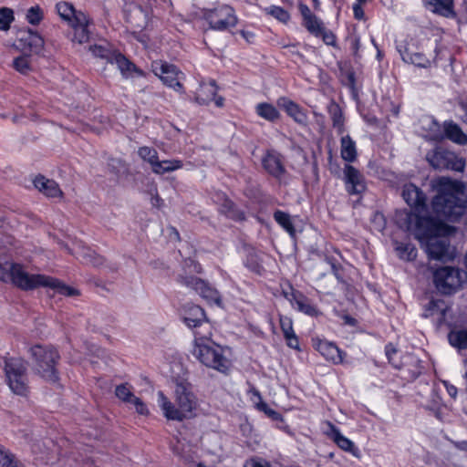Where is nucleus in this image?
<instances>
[{
	"label": "nucleus",
	"instance_id": "49",
	"mask_svg": "<svg viewBox=\"0 0 467 467\" xmlns=\"http://www.w3.org/2000/svg\"><path fill=\"white\" fill-rule=\"evenodd\" d=\"M83 259L86 264H89L93 266H99L103 264V258L92 251H88L83 254Z\"/></svg>",
	"mask_w": 467,
	"mask_h": 467
},
{
	"label": "nucleus",
	"instance_id": "8",
	"mask_svg": "<svg viewBox=\"0 0 467 467\" xmlns=\"http://www.w3.org/2000/svg\"><path fill=\"white\" fill-rule=\"evenodd\" d=\"M205 19L208 21L212 29L219 31L226 30L237 24V18L234 9L229 5H222L209 10L205 14Z\"/></svg>",
	"mask_w": 467,
	"mask_h": 467
},
{
	"label": "nucleus",
	"instance_id": "10",
	"mask_svg": "<svg viewBox=\"0 0 467 467\" xmlns=\"http://www.w3.org/2000/svg\"><path fill=\"white\" fill-rule=\"evenodd\" d=\"M151 67L153 73L159 77L165 85L177 91H181L182 89V85L180 82V77L183 74L176 67V66L163 61H156L152 63Z\"/></svg>",
	"mask_w": 467,
	"mask_h": 467
},
{
	"label": "nucleus",
	"instance_id": "22",
	"mask_svg": "<svg viewBox=\"0 0 467 467\" xmlns=\"http://www.w3.org/2000/svg\"><path fill=\"white\" fill-rule=\"evenodd\" d=\"M19 47L23 49H28L31 52L38 53L44 45L43 38L36 32L28 30L18 39Z\"/></svg>",
	"mask_w": 467,
	"mask_h": 467
},
{
	"label": "nucleus",
	"instance_id": "34",
	"mask_svg": "<svg viewBox=\"0 0 467 467\" xmlns=\"http://www.w3.org/2000/svg\"><path fill=\"white\" fill-rule=\"evenodd\" d=\"M182 167V162L180 160H165L159 161L155 163L152 172L155 174H164L166 172H171Z\"/></svg>",
	"mask_w": 467,
	"mask_h": 467
},
{
	"label": "nucleus",
	"instance_id": "44",
	"mask_svg": "<svg viewBox=\"0 0 467 467\" xmlns=\"http://www.w3.org/2000/svg\"><path fill=\"white\" fill-rule=\"evenodd\" d=\"M44 16V12L39 5L31 6L26 15V20L31 25H38Z\"/></svg>",
	"mask_w": 467,
	"mask_h": 467
},
{
	"label": "nucleus",
	"instance_id": "28",
	"mask_svg": "<svg viewBox=\"0 0 467 467\" xmlns=\"http://www.w3.org/2000/svg\"><path fill=\"white\" fill-rule=\"evenodd\" d=\"M220 213L234 221H243L245 219L244 212L238 209L237 206L225 196L223 198V202L220 205Z\"/></svg>",
	"mask_w": 467,
	"mask_h": 467
},
{
	"label": "nucleus",
	"instance_id": "15",
	"mask_svg": "<svg viewBox=\"0 0 467 467\" xmlns=\"http://www.w3.org/2000/svg\"><path fill=\"white\" fill-rule=\"evenodd\" d=\"M69 25L74 31L72 37L73 41L78 42V44H83L89 40L90 21L85 14H78V16H76V20L71 22Z\"/></svg>",
	"mask_w": 467,
	"mask_h": 467
},
{
	"label": "nucleus",
	"instance_id": "24",
	"mask_svg": "<svg viewBox=\"0 0 467 467\" xmlns=\"http://www.w3.org/2000/svg\"><path fill=\"white\" fill-rule=\"evenodd\" d=\"M217 93V87L214 80L208 83H202L195 96V100L201 105H207L213 100Z\"/></svg>",
	"mask_w": 467,
	"mask_h": 467
},
{
	"label": "nucleus",
	"instance_id": "26",
	"mask_svg": "<svg viewBox=\"0 0 467 467\" xmlns=\"http://www.w3.org/2000/svg\"><path fill=\"white\" fill-rule=\"evenodd\" d=\"M426 6H431V11L445 17H453V0H429L425 3Z\"/></svg>",
	"mask_w": 467,
	"mask_h": 467
},
{
	"label": "nucleus",
	"instance_id": "17",
	"mask_svg": "<svg viewBox=\"0 0 467 467\" xmlns=\"http://www.w3.org/2000/svg\"><path fill=\"white\" fill-rule=\"evenodd\" d=\"M344 173L349 193L356 194L365 190L363 177L356 168L351 165H346Z\"/></svg>",
	"mask_w": 467,
	"mask_h": 467
},
{
	"label": "nucleus",
	"instance_id": "6",
	"mask_svg": "<svg viewBox=\"0 0 467 467\" xmlns=\"http://www.w3.org/2000/svg\"><path fill=\"white\" fill-rule=\"evenodd\" d=\"M4 369L7 385L12 392L26 396L28 392L26 362L20 358H8L5 360Z\"/></svg>",
	"mask_w": 467,
	"mask_h": 467
},
{
	"label": "nucleus",
	"instance_id": "54",
	"mask_svg": "<svg viewBox=\"0 0 467 467\" xmlns=\"http://www.w3.org/2000/svg\"><path fill=\"white\" fill-rule=\"evenodd\" d=\"M299 11L303 17V22H305L306 19L310 18L314 14L311 12L310 8L304 4L299 5Z\"/></svg>",
	"mask_w": 467,
	"mask_h": 467
},
{
	"label": "nucleus",
	"instance_id": "51",
	"mask_svg": "<svg viewBox=\"0 0 467 467\" xmlns=\"http://www.w3.org/2000/svg\"><path fill=\"white\" fill-rule=\"evenodd\" d=\"M317 36H321L325 44L328 46H334L336 43V36L330 31L324 27L319 33Z\"/></svg>",
	"mask_w": 467,
	"mask_h": 467
},
{
	"label": "nucleus",
	"instance_id": "13",
	"mask_svg": "<svg viewBox=\"0 0 467 467\" xmlns=\"http://www.w3.org/2000/svg\"><path fill=\"white\" fill-rule=\"evenodd\" d=\"M402 197L409 206L414 208L417 213L426 210V196L422 191L412 183L405 184L402 190Z\"/></svg>",
	"mask_w": 467,
	"mask_h": 467
},
{
	"label": "nucleus",
	"instance_id": "7",
	"mask_svg": "<svg viewBox=\"0 0 467 467\" xmlns=\"http://www.w3.org/2000/svg\"><path fill=\"white\" fill-rule=\"evenodd\" d=\"M467 278V273L452 266H444L433 273L436 288L444 295L455 293Z\"/></svg>",
	"mask_w": 467,
	"mask_h": 467
},
{
	"label": "nucleus",
	"instance_id": "38",
	"mask_svg": "<svg viewBox=\"0 0 467 467\" xmlns=\"http://www.w3.org/2000/svg\"><path fill=\"white\" fill-rule=\"evenodd\" d=\"M331 433L334 441L346 451H352L355 449L354 443L345 436H343L339 430L330 424Z\"/></svg>",
	"mask_w": 467,
	"mask_h": 467
},
{
	"label": "nucleus",
	"instance_id": "55",
	"mask_svg": "<svg viewBox=\"0 0 467 467\" xmlns=\"http://www.w3.org/2000/svg\"><path fill=\"white\" fill-rule=\"evenodd\" d=\"M173 451L178 455L188 458L187 451L184 448V445L181 442V441H177L176 444L173 446Z\"/></svg>",
	"mask_w": 467,
	"mask_h": 467
},
{
	"label": "nucleus",
	"instance_id": "21",
	"mask_svg": "<svg viewBox=\"0 0 467 467\" xmlns=\"http://www.w3.org/2000/svg\"><path fill=\"white\" fill-rule=\"evenodd\" d=\"M126 20L133 30H142L147 26V14L139 5L130 6L126 13Z\"/></svg>",
	"mask_w": 467,
	"mask_h": 467
},
{
	"label": "nucleus",
	"instance_id": "37",
	"mask_svg": "<svg viewBox=\"0 0 467 467\" xmlns=\"http://www.w3.org/2000/svg\"><path fill=\"white\" fill-rule=\"evenodd\" d=\"M402 59L405 62H410L415 66L426 67L430 65V59L427 58L423 54L416 52L411 53L406 49L402 54Z\"/></svg>",
	"mask_w": 467,
	"mask_h": 467
},
{
	"label": "nucleus",
	"instance_id": "43",
	"mask_svg": "<svg viewBox=\"0 0 467 467\" xmlns=\"http://www.w3.org/2000/svg\"><path fill=\"white\" fill-rule=\"evenodd\" d=\"M14 68L21 74H27L31 71V61L28 56H20L13 61Z\"/></svg>",
	"mask_w": 467,
	"mask_h": 467
},
{
	"label": "nucleus",
	"instance_id": "31",
	"mask_svg": "<svg viewBox=\"0 0 467 467\" xmlns=\"http://www.w3.org/2000/svg\"><path fill=\"white\" fill-rule=\"evenodd\" d=\"M341 157L343 160L352 162L356 160L357 150L356 144L349 135L341 138Z\"/></svg>",
	"mask_w": 467,
	"mask_h": 467
},
{
	"label": "nucleus",
	"instance_id": "41",
	"mask_svg": "<svg viewBox=\"0 0 467 467\" xmlns=\"http://www.w3.org/2000/svg\"><path fill=\"white\" fill-rule=\"evenodd\" d=\"M396 251L400 258L407 261L415 259L417 255L415 247L410 244H400L396 246Z\"/></svg>",
	"mask_w": 467,
	"mask_h": 467
},
{
	"label": "nucleus",
	"instance_id": "18",
	"mask_svg": "<svg viewBox=\"0 0 467 467\" xmlns=\"http://www.w3.org/2000/svg\"><path fill=\"white\" fill-rule=\"evenodd\" d=\"M184 323L189 327H201L205 322V313L202 307L195 305H186L182 309Z\"/></svg>",
	"mask_w": 467,
	"mask_h": 467
},
{
	"label": "nucleus",
	"instance_id": "40",
	"mask_svg": "<svg viewBox=\"0 0 467 467\" xmlns=\"http://www.w3.org/2000/svg\"><path fill=\"white\" fill-rule=\"evenodd\" d=\"M138 154L144 161H147L150 165L151 170L159 160L158 151L154 148L147 146L140 147L138 150Z\"/></svg>",
	"mask_w": 467,
	"mask_h": 467
},
{
	"label": "nucleus",
	"instance_id": "12",
	"mask_svg": "<svg viewBox=\"0 0 467 467\" xmlns=\"http://www.w3.org/2000/svg\"><path fill=\"white\" fill-rule=\"evenodd\" d=\"M432 167L439 170H452L462 171L465 167V161L458 158L453 152L446 150H437L430 159Z\"/></svg>",
	"mask_w": 467,
	"mask_h": 467
},
{
	"label": "nucleus",
	"instance_id": "33",
	"mask_svg": "<svg viewBox=\"0 0 467 467\" xmlns=\"http://www.w3.org/2000/svg\"><path fill=\"white\" fill-rule=\"evenodd\" d=\"M256 113L263 119L274 122L280 118V113L276 108L270 103H259L256 108Z\"/></svg>",
	"mask_w": 467,
	"mask_h": 467
},
{
	"label": "nucleus",
	"instance_id": "45",
	"mask_svg": "<svg viewBox=\"0 0 467 467\" xmlns=\"http://www.w3.org/2000/svg\"><path fill=\"white\" fill-rule=\"evenodd\" d=\"M14 20L13 10L7 7L0 9V30L6 31L9 29L11 22Z\"/></svg>",
	"mask_w": 467,
	"mask_h": 467
},
{
	"label": "nucleus",
	"instance_id": "36",
	"mask_svg": "<svg viewBox=\"0 0 467 467\" xmlns=\"http://www.w3.org/2000/svg\"><path fill=\"white\" fill-rule=\"evenodd\" d=\"M89 51L97 57L105 59L108 62H112V57L116 51L111 50L108 43L91 45L88 47Z\"/></svg>",
	"mask_w": 467,
	"mask_h": 467
},
{
	"label": "nucleus",
	"instance_id": "56",
	"mask_svg": "<svg viewBox=\"0 0 467 467\" xmlns=\"http://www.w3.org/2000/svg\"><path fill=\"white\" fill-rule=\"evenodd\" d=\"M361 4L362 3H358V4H355L353 5V13H354V16L355 18L360 20V19H363L364 17V11H363V8L361 7Z\"/></svg>",
	"mask_w": 467,
	"mask_h": 467
},
{
	"label": "nucleus",
	"instance_id": "20",
	"mask_svg": "<svg viewBox=\"0 0 467 467\" xmlns=\"http://www.w3.org/2000/svg\"><path fill=\"white\" fill-rule=\"evenodd\" d=\"M285 296L291 301L294 307L298 311L305 313L310 317L317 316V308L312 305L311 301L299 292H292L291 297L288 296L287 293H285Z\"/></svg>",
	"mask_w": 467,
	"mask_h": 467
},
{
	"label": "nucleus",
	"instance_id": "50",
	"mask_svg": "<svg viewBox=\"0 0 467 467\" xmlns=\"http://www.w3.org/2000/svg\"><path fill=\"white\" fill-rule=\"evenodd\" d=\"M0 467H16L12 455L0 449Z\"/></svg>",
	"mask_w": 467,
	"mask_h": 467
},
{
	"label": "nucleus",
	"instance_id": "58",
	"mask_svg": "<svg viewBox=\"0 0 467 467\" xmlns=\"http://www.w3.org/2000/svg\"><path fill=\"white\" fill-rule=\"evenodd\" d=\"M240 34L248 43L254 42L255 36L253 32L247 30H241Z\"/></svg>",
	"mask_w": 467,
	"mask_h": 467
},
{
	"label": "nucleus",
	"instance_id": "63",
	"mask_svg": "<svg viewBox=\"0 0 467 467\" xmlns=\"http://www.w3.org/2000/svg\"><path fill=\"white\" fill-rule=\"evenodd\" d=\"M448 389V392L449 394L452 397V398H455L456 395H457V389L453 386H451L450 388L447 389Z\"/></svg>",
	"mask_w": 467,
	"mask_h": 467
},
{
	"label": "nucleus",
	"instance_id": "60",
	"mask_svg": "<svg viewBox=\"0 0 467 467\" xmlns=\"http://www.w3.org/2000/svg\"><path fill=\"white\" fill-rule=\"evenodd\" d=\"M347 79H348V84L353 88L354 85H355V75H354V72L352 71H349L348 72L347 74Z\"/></svg>",
	"mask_w": 467,
	"mask_h": 467
},
{
	"label": "nucleus",
	"instance_id": "53",
	"mask_svg": "<svg viewBox=\"0 0 467 467\" xmlns=\"http://www.w3.org/2000/svg\"><path fill=\"white\" fill-rule=\"evenodd\" d=\"M131 403L135 406V409L138 413H140L141 415H147L149 413V410H148L146 405L143 403V401L140 398L136 397L135 399H132Z\"/></svg>",
	"mask_w": 467,
	"mask_h": 467
},
{
	"label": "nucleus",
	"instance_id": "46",
	"mask_svg": "<svg viewBox=\"0 0 467 467\" xmlns=\"http://www.w3.org/2000/svg\"><path fill=\"white\" fill-rule=\"evenodd\" d=\"M116 396L124 402H132V399H135L136 396L130 390V388L128 384H120L116 387L115 389Z\"/></svg>",
	"mask_w": 467,
	"mask_h": 467
},
{
	"label": "nucleus",
	"instance_id": "39",
	"mask_svg": "<svg viewBox=\"0 0 467 467\" xmlns=\"http://www.w3.org/2000/svg\"><path fill=\"white\" fill-rule=\"evenodd\" d=\"M274 218L292 237L295 236L296 230L288 213L282 211H276L274 213Z\"/></svg>",
	"mask_w": 467,
	"mask_h": 467
},
{
	"label": "nucleus",
	"instance_id": "4",
	"mask_svg": "<svg viewBox=\"0 0 467 467\" xmlns=\"http://www.w3.org/2000/svg\"><path fill=\"white\" fill-rule=\"evenodd\" d=\"M192 355L205 367L221 373H228L231 361L224 356L221 346L210 337L195 334Z\"/></svg>",
	"mask_w": 467,
	"mask_h": 467
},
{
	"label": "nucleus",
	"instance_id": "16",
	"mask_svg": "<svg viewBox=\"0 0 467 467\" xmlns=\"http://www.w3.org/2000/svg\"><path fill=\"white\" fill-rule=\"evenodd\" d=\"M313 346L327 360H331L335 364L343 362V353L336 345L327 341L317 339L313 341Z\"/></svg>",
	"mask_w": 467,
	"mask_h": 467
},
{
	"label": "nucleus",
	"instance_id": "23",
	"mask_svg": "<svg viewBox=\"0 0 467 467\" xmlns=\"http://www.w3.org/2000/svg\"><path fill=\"white\" fill-rule=\"evenodd\" d=\"M34 185L39 192L47 197H61L63 194L58 184L55 181L47 179L44 176L36 177L34 181Z\"/></svg>",
	"mask_w": 467,
	"mask_h": 467
},
{
	"label": "nucleus",
	"instance_id": "2",
	"mask_svg": "<svg viewBox=\"0 0 467 467\" xmlns=\"http://www.w3.org/2000/svg\"><path fill=\"white\" fill-rule=\"evenodd\" d=\"M461 186L448 178L439 180L438 194L433 198L431 207L433 213L445 219L455 221L464 212L465 201L459 195Z\"/></svg>",
	"mask_w": 467,
	"mask_h": 467
},
{
	"label": "nucleus",
	"instance_id": "42",
	"mask_svg": "<svg viewBox=\"0 0 467 467\" xmlns=\"http://www.w3.org/2000/svg\"><path fill=\"white\" fill-rule=\"evenodd\" d=\"M303 25L315 36L325 27L323 22L315 15L303 22Z\"/></svg>",
	"mask_w": 467,
	"mask_h": 467
},
{
	"label": "nucleus",
	"instance_id": "29",
	"mask_svg": "<svg viewBox=\"0 0 467 467\" xmlns=\"http://www.w3.org/2000/svg\"><path fill=\"white\" fill-rule=\"evenodd\" d=\"M445 136L451 141L460 145L467 144V135L462 132L461 128L453 122H446L444 125Z\"/></svg>",
	"mask_w": 467,
	"mask_h": 467
},
{
	"label": "nucleus",
	"instance_id": "47",
	"mask_svg": "<svg viewBox=\"0 0 467 467\" xmlns=\"http://www.w3.org/2000/svg\"><path fill=\"white\" fill-rule=\"evenodd\" d=\"M385 353L389 359V362L396 368H400L401 367V362L395 358V356L398 355L397 348L392 344H388L385 348Z\"/></svg>",
	"mask_w": 467,
	"mask_h": 467
},
{
	"label": "nucleus",
	"instance_id": "61",
	"mask_svg": "<svg viewBox=\"0 0 467 467\" xmlns=\"http://www.w3.org/2000/svg\"><path fill=\"white\" fill-rule=\"evenodd\" d=\"M213 100H214V103H215V105L217 107L221 108V107L223 106V101H224L223 98H222V97H217L216 98V96H215Z\"/></svg>",
	"mask_w": 467,
	"mask_h": 467
},
{
	"label": "nucleus",
	"instance_id": "30",
	"mask_svg": "<svg viewBox=\"0 0 467 467\" xmlns=\"http://www.w3.org/2000/svg\"><path fill=\"white\" fill-rule=\"evenodd\" d=\"M327 111L333 121V126L337 130L338 134L344 132V118L342 110L337 103L334 100L327 105Z\"/></svg>",
	"mask_w": 467,
	"mask_h": 467
},
{
	"label": "nucleus",
	"instance_id": "9",
	"mask_svg": "<svg viewBox=\"0 0 467 467\" xmlns=\"http://www.w3.org/2000/svg\"><path fill=\"white\" fill-rule=\"evenodd\" d=\"M451 231L446 234H433L430 237H425L420 240L425 243V250L431 259L443 260L448 256L450 243L447 236L455 232V228L450 226Z\"/></svg>",
	"mask_w": 467,
	"mask_h": 467
},
{
	"label": "nucleus",
	"instance_id": "14",
	"mask_svg": "<svg viewBox=\"0 0 467 467\" xmlns=\"http://www.w3.org/2000/svg\"><path fill=\"white\" fill-rule=\"evenodd\" d=\"M262 164L267 173L280 180L285 173L282 157L279 153L274 150H269L262 159Z\"/></svg>",
	"mask_w": 467,
	"mask_h": 467
},
{
	"label": "nucleus",
	"instance_id": "62",
	"mask_svg": "<svg viewBox=\"0 0 467 467\" xmlns=\"http://www.w3.org/2000/svg\"><path fill=\"white\" fill-rule=\"evenodd\" d=\"M284 47H285V48H289V49H290V51H291V53L296 54V55H297V56H298V57H303V55H302V54H300V53H299V52H297V51H295V49H294V48H295V45H287V46H285Z\"/></svg>",
	"mask_w": 467,
	"mask_h": 467
},
{
	"label": "nucleus",
	"instance_id": "35",
	"mask_svg": "<svg viewBox=\"0 0 467 467\" xmlns=\"http://www.w3.org/2000/svg\"><path fill=\"white\" fill-rule=\"evenodd\" d=\"M57 11L59 16L69 24L76 20L78 14H84L81 11H77L71 4L67 2L57 4Z\"/></svg>",
	"mask_w": 467,
	"mask_h": 467
},
{
	"label": "nucleus",
	"instance_id": "27",
	"mask_svg": "<svg viewBox=\"0 0 467 467\" xmlns=\"http://www.w3.org/2000/svg\"><path fill=\"white\" fill-rule=\"evenodd\" d=\"M280 327L288 347L292 348H298V339L293 329L292 319L287 317L281 316Z\"/></svg>",
	"mask_w": 467,
	"mask_h": 467
},
{
	"label": "nucleus",
	"instance_id": "11",
	"mask_svg": "<svg viewBox=\"0 0 467 467\" xmlns=\"http://www.w3.org/2000/svg\"><path fill=\"white\" fill-rule=\"evenodd\" d=\"M179 282L186 287L192 288L200 294L204 299L209 302L221 305V296L219 292L210 286L203 280L195 276H180Z\"/></svg>",
	"mask_w": 467,
	"mask_h": 467
},
{
	"label": "nucleus",
	"instance_id": "3",
	"mask_svg": "<svg viewBox=\"0 0 467 467\" xmlns=\"http://www.w3.org/2000/svg\"><path fill=\"white\" fill-rule=\"evenodd\" d=\"M395 220L399 227L412 232L418 240L433 234H446L451 231L449 225L440 220L422 217L407 210L398 212Z\"/></svg>",
	"mask_w": 467,
	"mask_h": 467
},
{
	"label": "nucleus",
	"instance_id": "59",
	"mask_svg": "<svg viewBox=\"0 0 467 467\" xmlns=\"http://www.w3.org/2000/svg\"><path fill=\"white\" fill-rule=\"evenodd\" d=\"M351 45H352V49L354 51V54L357 55V53H358V51L359 49V47H360L359 38L358 37H354L352 39Z\"/></svg>",
	"mask_w": 467,
	"mask_h": 467
},
{
	"label": "nucleus",
	"instance_id": "52",
	"mask_svg": "<svg viewBox=\"0 0 467 467\" xmlns=\"http://www.w3.org/2000/svg\"><path fill=\"white\" fill-rule=\"evenodd\" d=\"M244 467H271L270 463L263 459L252 458L247 460Z\"/></svg>",
	"mask_w": 467,
	"mask_h": 467
},
{
	"label": "nucleus",
	"instance_id": "48",
	"mask_svg": "<svg viewBox=\"0 0 467 467\" xmlns=\"http://www.w3.org/2000/svg\"><path fill=\"white\" fill-rule=\"evenodd\" d=\"M272 16L279 20L280 22L286 23L290 16L286 10L279 6H272L268 12Z\"/></svg>",
	"mask_w": 467,
	"mask_h": 467
},
{
	"label": "nucleus",
	"instance_id": "25",
	"mask_svg": "<svg viewBox=\"0 0 467 467\" xmlns=\"http://www.w3.org/2000/svg\"><path fill=\"white\" fill-rule=\"evenodd\" d=\"M110 63L116 64L122 76L125 78L132 77L133 73H137L140 76L142 75V72L120 53L116 52Z\"/></svg>",
	"mask_w": 467,
	"mask_h": 467
},
{
	"label": "nucleus",
	"instance_id": "1",
	"mask_svg": "<svg viewBox=\"0 0 467 467\" xmlns=\"http://www.w3.org/2000/svg\"><path fill=\"white\" fill-rule=\"evenodd\" d=\"M174 399L176 404L171 402L162 391L158 392L159 406L168 420L182 421L190 418L197 409L198 400L192 384L187 381H176Z\"/></svg>",
	"mask_w": 467,
	"mask_h": 467
},
{
	"label": "nucleus",
	"instance_id": "32",
	"mask_svg": "<svg viewBox=\"0 0 467 467\" xmlns=\"http://www.w3.org/2000/svg\"><path fill=\"white\" fill-rule=\"evenodd\" d=\"M448 340L452 347L459 349H467V330H453L448 335ZM467 366V358L463 361Z\"/></svg>",
	"mask_w": 467,
	"mask_h": 467
},
{
	"label": "nucleus",
	"instance_id": "64",
	"mask_svg": "<svg viewBox=\"0 0 467 467\" xmlns=\"http://www.w3.org/2000/svg\"><path fill=\"white\" fill-rule=\"evenodd\" d=\"M436 306H437V303H436L435 301H431V302L429 303V306H428L427 311H429V310H432V309H433L434 307H436Z\"/></svg>",
	"mask_w": 467,
	"mask_h": 467
},
{
	"label": "nucleus",
	"instance_id": "5",
	"mask_svg": "<svg viewBox=\"0 0 467 467\" xmlns=\"http://www.w3.org/2000/svg\"><path fill=\"white\" fill-rule=\"evenodd\" d=\"M34 359V369L46 381L56 383L58 380L57 364L59 354L50 346L36 345L30 348Z\"/></svg>",
	"mask_w": 467,
	"mask_h": 467
},
{
	"label": "nucleus",
	"instance_id": "19",
	"mask_svg": "<svg viewBox=\"0 0 467 467\" xmlns=\"http://www.w3.org/2000/svg\"><path fill=\"white\" fill-rule=\"evenodd\" d=\"M277 106L283 109L296 122L306 124L307 120L306 114L302 110L298 104L286 97H281L277 99Z\"/></svg>",
	"mask_w": 467,
	"mask_h": 467
},
{
	"label": "nucleus",
	"instance_id": "57",
	"mask_svg": "<svg viewBox=\"0 0 467 467\" xmlns=\"http://www.w3.org/2000/svg\"><path fill=\"white\" fill-rule=\"evenodd\" d=\"M259 408L261 410H263L267 415H269L273 419H277L278 416H279V414L276 411H275V410H273L271 409H268L266 404H265V403L259 405Z\"/></svg>",
	"mask_w": 467,
	"mask_h": 467
}]
</instances>
